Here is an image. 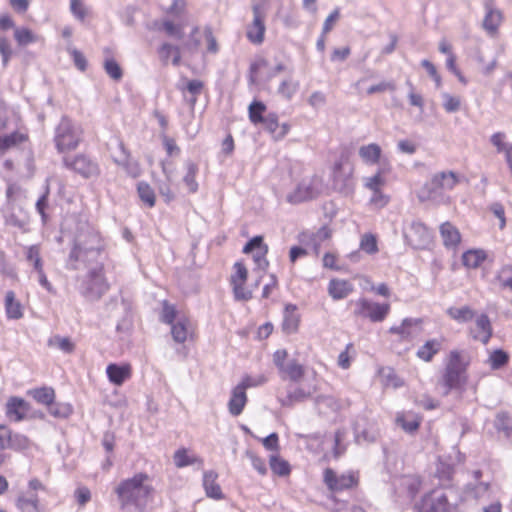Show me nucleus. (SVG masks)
I'll use <instances>...</instances> for the list:
<instances>
[{"label": "nucleus", "instance_id": "f257e3e1", "mask_svg": "<svg viewBox=\"0 0 512 512\" xmlns=\"http://www.w3.org/2000/svg\"><path fill=\"white\" fill-rule=\"evenodd\" d=\"M123 512H145L153 501L155 489L146 473L122 480L115 488Z\"/></svg>", "mask_w": 512, "mask_h": 512}, {"label": "nucleus", "instance_id": "f03ea898", "mask_svg": "<svg viewBox=\"0 0 512 512\" xmlns=\"http://www.w3.org/2000/svg\"><path fill=\"white\" fill-rule=\"evenodd\" d=\"M95 246L87 248V251L71 250L66 266L68 269L79 270L86 268L89 270H103L106 254L105 245L101 237H92Z\"/></svg>", "mask_w": 512, "mask_h": 512}, {"label": "nucleus", "instance_id": "7ed1b4c3", "mask_svg": "<svg viewBox=\"0 0 512 512\" xmlns=\"http://www.w3.org/2000/svg\"><path fill=\"white\" fill-rule=\"evenodd\" d=\"M466 366L467 363L464 362L460 351H450L443 376L439 381V384L444 388V396H447L451 390L464 389L467 383Z\"/></svg>", "mask_w": 512, "mask_h": 512}, {"label": "nucleus", "instance_id": "20e7f679", "mask_svg": "<svg viewBox=\"0 0 512 512\" xmlns=\"http://www.w3.org/2000/svg\"><path fill=\"white\" fill-rule=\"evenodd\" d=\"M82 129L67 117H62L55 128L54 143L58 152L63 153L78 147Z\"/></svg>", "mask_w": 512, "mask_h": 512}, {"label": "nucleus", "instance_id": "39448f33", "mask_svg": "<svg viewBox=\"0 0 512 512\" xmlns=\"http://www.w3.org/2000/svg\"><path fill=\"white\" fill-rule=\"evenodd\" d=\"M108 289L103 270H89L80 284L81 294L90 301L100 299Z\"/></svg>", "mask_w": 512, "mask_h": 512}, {"label": "nucleus", "instance_id": "423d86ee", "mask_svg": "<svg viewBox=\"0 0 512 512\" xmlns=\"http://www.w3.org/2000/svg\"><path fill=\"white\" fill-rule=\"evenodd\" d=\"M353 168L348 160L341 157L335 162L332 171V185L335 190L343 194H350L354 189L352 178Z\"/></svg>", "mask_w": 512, "mask_h": 512}, {"label": "nucleus", "instance_id": "0eeeda50", "mask_svg": "<svg viewBox=\"0 0 512 512\" xmlns=\"http://www.w3.org/2000/svg\"><path fill=\"white\" fill-rule=\"evenodd\" d=\"M356 317L368 318L371 322H382L390 312L389 303H377L366 298H360L354 302Z\"/></svg>", "mask_w": 512, "mask_h": 512}, {"label": "nucleus", "instance_id": "6e6552de", "mask_svg": "<svg viewBox=\"0 0 512 512\" xmlns=\"http://www.w3.org/2000/svg\"><path fill=\"white\" fill-rule=\"evenodd\" d=\"M321 189L320 181L317 178L302 180L296 189L287 196L290 203H301L315 198Z\"/></svg>", "mask_w": 512, "mask_h": 512}, {"label": "nucleus", "instance_id": "1a4fd4ad", "mask_svg": "<svg viewBox=\"0 0 512 512\" xmlns=\"http://www.w3.org/2000/svg\"><path fill=\"white\" fill-rule=\"evenodd\" d=\"M64 164L84 178L97 176L100 172L98 164L83 154H79L73 159L64 158Z\"/></svg>", "mask_w": 512, "mask_h": 512}, {"label": "nucleus", "instance_id": "9d476101", "mask_svg": "<svg viewBox=\"0 0 512 512\" xmlns=\"http://www.w3.org/2000/svg\"><path fill=\"white\" fill-rule=\"evenodd\" d=\"M417 198L422 203L432 204H448L451 200L450 196L434 185L431 179L417 191Z\"/></svg>", "mask_w": 512, "mask_h": 512}, {"label": "nucleus", "instance_id": "9b49d317", "mask_svg": "<svg viewBox=\"0 0 512 512\" xmlns=\"http://www.w3.org/2000/svg\"><path fill=\"white\" fill-rule=\"evenodd\" d=\"M324 482L332 491H341L357 485L358 479L353 473L337 476L336 473L327 468L324 471Z\"/></svg>", "mask_w": 512, "mask_h": 512}, {"label": "nucleus", "instance_id": "f8f14e48", "mask_svg": "<svg viewBox=\"0 0 512 512\" xmlns=\"http://www.w3.org/2000/svg\"><path fill=\"white\" fill-rule=\"evenodd\" d=\"M484 9L483 28L490 36H494L503 21V14L496 7L494 0H485Z\"/></svg>", "mask_w": 512, "mask_h": 512}, {"label": "nucleus", "instance_id": "ddd939ff", "mask_svg": "<svg viewBox=\"0 0 512 512\" xmlns=\"http://www.w3.org/2000/svg\"><path fill=\"white\" fill-rule=\"evenodd\" d=\"M266 31L264 16L260 7L253 6V21L248 25L246 36L253 44H261L264 41V34Z\"/></svg>", "mask_w": 512, "mask_h": 512}, {"label": "nucleus", "instance_id": "4468645a", "mask_svg": "<svg viewBox=\"0 0 512 512\" xmlns=\"http://www.w3.org/2000/svg\"><path fill=\"white\" fill-rule=\"evenodd\" d=\"M493 329L489 317L486 314L479 315L475 320V327L471 328V337L486 345L492 337Z\"/></svg>", "mask_w": 512, "mask_h": 512}, {"label": "nucleus", "instance_id": "2eb2a0df", "mask_svg": "<svg viewBox=\"0 0 512 512\" xmlns=\"http://www.w3.org/2000/svg\"><path fill=\"white\" fill-rule=\"evenodd\" d=\"M100 237L92 226L77 227L73 238L72 250L87 251V248L95 246L92 237Z\"/></svg>", "mask_w": 512, "mask_h": 512}, {"label": "nucleus", "instance_id": "dca6fc26", "mask_svg": "<svg viewBox=\"0 0 512 512\" xmlns=\"http://www.w3.org/2000/svg\"><path fill=\"white\" fill-rule=\"evenodd\" d=\"M203 87V82L198 79L182 80V82L177 85V88L182 92L186 102L192 109L197 102L198 96L202 93Z\"/></svg>", "mask_w": 512, "mask_h": 512}, {"label": "nucleus", "instance_id": "f3484780", "mask_svg": "<svg viewBox=\"0 0 512 512\" xmlns=\"http://www.w3.org/2000/svg\"><path fill=\"white\" fill-rule=\"evenodd\" d=\"M266 131H268L274 140L283 139L290 130L288 123L279 124L278 117L274 113L268 114L262 122Z\"/></svg>", "mask_w": 512, "mask_h": 512}, {"label": "nucleus", "instance_id": "a211bd4d", "mask_svg": "<svg viewBox=\"0 0 512 512\" xmlns=\"http://www.w3.org/2000/svg\"><path fill=\"white\" fill-rule=\"evenodd\" d=\"M29 409L28 403L19 397H11L6 404L7 417L15 422L25 418Z\"/></svg>", "mask_w": 512, "mask_h": 512}, {"label": "nucleus", "instance_id": "6ab92c4d", "mask_svg": "<svg viewBox=\"0 0 512 512\" xmlns=\"http://www.w3.org/2000/svg\"><path fill=\"white\" fill-rule=\"evenodd\" d=\"M431 180L434 185L448 194L460 182V176L454 171H441L434 174Z\"/></svg>", "mask_w": 512, "mask_h": 512}, {"label": "nucleus", "instance_id": "aec40b11", "mask_svg": "<svg viewBox=\"0 0 512 512\" xmlns=\"http://www.w3.org/2000/svg\"><path fill=\"white\" fill-rule=\"evenodd\" d=\"M109 381L117 386H121L131 377V366L129 364L118 365L111 363L106 368Z\"/></svg>", "mask_w": 512, "mask_h": 512}, {"label": "nucleus", "instance_id": "412c9836", "mask_svg": "<svg viewBox=\"0 0 512 512\" xmlns=\"http://www.w3.org/2000/svg\"><path fill=\"white\" fill-rule=\"evenodd\" d=\"M159 58L164 65H167L171 59V63L174 66H179L181 62V48L176 45H172L168 42H164L160 45L157 50Z\"/></svg>", "mask_w": 512, "mask_h": 512}, {"label": "nucleus", "instance_id": "4be33fe9", "mask_svg": "<svg viewBox=\"0 0 512 512\" xmlns=\"http://www.w3.org/2000/svg\"><path fill=\"white\" fill-rule=\"evenodd\" d=\"M16 506L21 512H43V507L35 493H21L17 497Z\"/></svg>", "mask_w": 512, "mask_h": 512}, {"label": "nucleus", "instance_id": "5701e85b", "mask_svg": "<svg viewBox=\"0 0 512 512\" xmlns=\"http://www.w3.org/2000/svg\"><path fill=\"white\" fill-rule=\"evenodd\" d=\"M443 340L442 339H430L427 340L422 346H420L417 350V357L425 362L432 361L433 357L442 349Z\"/></svg>", "mask_w": 512, "mask_h": 512}, {"label": "nucleus", "instance_id": "b1692460", "mask_svg": "<svg viewBox=\"0 0 512 512\" xmlns=\"http://www.w3.org/2000/svg\"><path fill=\"white\" fill-rule=\"evenodd\" d=\"M247 402V395L242 387H234L231 398L228 402V409L231 415L238 416L242 413Z\"/></svg>", "mask_w": 512, "mask_h": 512}, {"label": "nucleus", "instance_id": "393cba45", "mask_svg": "<svg viewBox=\"0 0 512 512\" xmlns=\"http://www.w3.org/2000/svg\"><path fill=\"white\" fill-rule=\"evenodd\" d=\"M352 291L353 286L347 280L332 279L329 282L328 292L329 295L335 300H340L347 297Z\"/></svg>", "mask_w": 512, "mask_h": 512}, {"label": "nucleus", "instance_id": "a878e982", "mask_svg": "<svg viewBox=\"0 0 512 512\" xmlns=\"http://www.w3.org/2000/svg\"><path fill=\"white\" fill-rule=\"evenodd\" d=\"M358 154L364 163L375 165L380 161L382 149L378 144L370 143L361 146L358 150Z\"/></svg>", "mask_w": 512, "mask_h": 512}, {"label": "nucleus", "instance_id": "bb28decb", "mask_svg": "<svg viewBox=\"0 0 512 512\" xmlns=\"http://www.w3.org/2000/svg\"><path fill=\"white\" fill-rule=\"evenodd\" d=\"M440 233L444 246L456 251L461 242V234L456 226H440Z\"/></svg>", "mask_w": 512, "mask_h": 512}, {"label": "nucleus", "instance_id": "cd10ccee", "mask_svg": "<svg viewBox=\"0 0 512 512\" xmlns=\"http://www.w3.org/2000/svg\"><path fill=\"white\" fill-rule=\"evenodd\" d=\"M304 373V367L295 359L290 360L282 369L279 370V374L283 379L288 378L293 382H298L302 379Z\"/></svg>", "mask_w": 512, "mask_h": 512}, {"label": "nucleus", "instance_id": "c85d7f7f", "mask_svg": "<svg viewBox=\"0 0 512 512\" xmlns=\"http://www.w3.org/2000/svg\"><path fill=\"white\" fill-rule=\"evenodd\" d=\"M217 477L218 475L214 471L205 472L203 475V486L208 497L220 499L222 498V492L216 482Z\"/></svg>", "mask_w": 512, "mask_h": 512}, {"label": "nucleus", "instance_id": "c756f323", "mask_svg": "<svg viewBox=\"0 0 512 512\" xmlns=\"http://www.w3.org/2000/svg\"><path fill=\"white\" fill-rule=\"evenodd\" d=\"M486 253L481 249L468 250L462 255V263L468 269H477L486 260Z\"/></svg>", "mask_w": 512, "mask_h": 512}, {"label": "nucleus", "instance_id": "7c9ffc66", "mask_svg": "<svg viewBox=\"0 0 512 512\" xmlns=\"http://www.w3.org/2000/svg\"><path fill=\"white\" fill-rule=\"evenodd\" d=\"M171 325V334L175 342L184 343L187 339L189 332V320L182 316L179 317L176 323H172Z\"/></svg>", "mask_w": 512, "mask_h": 512}, {"label": "nucleus", "instance_id": "2f4dec72", "mask_svg": "<svg viewBox=\"0 0 512 512\" xmlns=\"http://www.w3.org/2000/svg\"><path fill=\"white\" fill-rule=\"evenodd\" d=\"M295 311H296L295 305H292V304L286 305L282 328H283L284 332H286L288 334L294 333L298 329L299 317L295 313Z\"/></svg>", "mask_w": 512, "mask_h": 512}, {"label": "nucleus", "instance_id": "473e14b6", "mask_svg": "<svg viewBox=\"0 0 512 512\" xmlns=\"http://www.w3.org/2000/svg\"><path fill=\"white\" fill-rule=\"evenodd\" d=\"M446 313L450 318L460 323L471 321L476 315V312L467 305L462 307H450L447 309Z\"/></svg>", "mask_w": 512, "mask_h": 512}, {"label": "nucleus", "instance_id": "72a5a7b5", "mask_svg": "<svg viewBox=\"0 0 512 512\" xmlns=\"http://www.w3.org/2000/svg\"><path fill=\"white\" fill-rule=\"evenodd\" d=\"M384 173V168H380L374 175L364 177L363 186L371 192L382 190L386 184Z\"/></svg>", "mask_w": 512, "mask_h": 512}, {"label": "nucleus", "instance_id": "f704fd0d", "mask_svg": "<svg viewBox=\"0 0 512 512\" xmlns=\"http://www.w3.org/2000/svg\"><path fill=\"white\" fill-rule=\"evenodd\" d=\"M5 308L8 318L19 319L23 316L21 304L15 300L13 291H8L5 296Z\"/></svg>", "mask_w": 512, "mask_h": 512}, {"label": "nucleus", "instance_id": "c9c22d12", "mask_svg": "<svg viewBox=\"0 0 512 512\" xmlns=\"http://www.w3.org/2000/svg\"><path fill=\"white\" fill-rule=\"evenodd\" d=\"M400 486L406 491L407 499L412 501L420 490L421 482L417 477L405 476L401 478Z\"/></svg>", "mask_w": 512, "mask_h": 512}, {"label": "nucleus", "instance_id": "e433bc0d", "mask_svg": "<svg viewBox=\"0 0 512 512\" xmlns=\"http://www.w3.org/2000/svg\"><path fill=\"white\" fill-rule=\"evenodd\" d=\"M316 406L320 413L336 412L341 405L333 396L322 395L316 398Z\"/></svg>", "mask_w": 512, "mask_h": 512}, {"label": "nucleus", "instance_id": "4c0bfd02", "mask_svg": "<svg viewBox=\"0 0 512 512\" xmlns=\"http://www.w3.org/2000/svg\"><path fill=\"white\" fill-rule=\"evenodd\" d=\"M28 394L40 404L49 406L55 398V392L50 387H41L28 391Z\"/></svg>", "mask_w": 512, "mask_h": 512}, {"label": "nucleus", "instance_id": "58836bf2", "mask_svg": "<svg viewBox=\"0 0 512 512\" xmlns=\"http://www.w3.org/2000/svg\"><path fill=\"white\" fill-rule=\"evenodd\" d=\"M49 347L57 348L66 354H71L75 350V344L69 337H62L60 335H54L49 338L47 342Z\"/></svg>", "mask_w": 512, "mask_h": 512}, {"label": "nucleus", "instance_id": "ea45409f", "mask_svg": "<svg viewBox=\"0 0 512 512\" xmlns=\"http://www.w3.org/2000/svg\"><path fill=\"white\" fill-rule=\"evenodd\" d=\"M197 172L198 166L195 163L188 161L186 163V174L183 177V181L187 186L188 191L191 193H195L198 190V183L195 180Z\"/></svg>", "mask_w": 512, "mask_h": 512}, {"label": "nucleus", "instance_id": "a19ab883", "mask_svg": "<svg viewBox=\"0 0 512 512\" xmlns=\"http://www.w3.org/2000/svg\"><path fill=\"white\" fill-rule=\"evenodd\" d=\"M159 29H162L169 37L177 40H181L184 36V26L182 24H176L169 19H164Z\"/></svg>", "mask_w": 512, "mask_h": 512}, {"label": "nucleus", "instance_id": "79ce46f5", "mask_svg": "<svg viewBox=\"0 0 512 512\" xmlns=\"http://www.w3.org/2000/svg\"><path fill=\"white\" fill-rule=\"evenodd\" d=\"M269 464L272 472L278 476H287L290 474L289 463L278 455H271Z\"/></svg>", "mask_w": 512, "mask_h": 512}, {"label": "nucleus", "instance_id": "37998d69", "mask_svg": "<svg viewBox=\"0 0 512 512\" xmlns=\"http://www.w3.org/2000/svg\"><path fill=\"white\" fill-rule=\"evenodd\" d=\"M310 396L309 392L304 391L302 388H296L294 391L289 392L280 402L282 406L292 407L295 403L303 402L310 398Z\"/></svg>", "mask_w": 512, "mask_h": 512}, {"label": "nucleus", "instance_id": "c03bdc74", "mask_svg": "<svg viewBox=\"0 0 512 512\" xmlns=\"http://www.w3.org/2000/svg\"><path fill=\"white\" fill-rule=\"evenodd\" d=\"M14 38L19 46H26L38 40V37L30 29L24 27L15 28Z\"/></svg>", "mask_w": 512, "mask_h": 512}, {"label": "nucleus", "instance_id": "a18cd8bd", "mask_svg": "<svg viewBox=\"0 0 512 512\" xmlns=\"http://www.w3.org/2000/svg\"><path fill=\"white\" fill-rule=\"evenodd\" d=\"M420 323L419 319L405 318L401 325L392 326L389 329L391 334L400 335L402 338H408L411 336L410 328L414 325H418Z\"/></svg>", "mask_w": 512, "mask_h": 512}, {"label": "nucleus", "instance_id": "49530a36", "mask_svg": "<svg viewBox=\"0 0 512 512\" xmlns=\"http://www.w3.org/2000/svg\"><path fill=\"white\" fill-rule=\"evenodd\" d=\"M299 83L292 79L283 80L278 87V94L283 98L290 100L298 91Z\"/></svg>", "mask_w": 512, "mask_h": 512}, {"label": "nucleus", "instance_id": "de8ad7c7", "mask_svg": "<svg viewBox=\"0 0 512 512\" xmlns=\"http://www.w3.org/2000/svg\"><path fill=\"white\" fill-rule=\"evenodd\" d=\"M355 431H356V440L358 443L375 442L377 440V438L379 437V430L374 426H372L368 429L360 430L359 425H357L355 428Z\"/></svg>", "mask_w": 512, "mask_h": 512}, {"label": "nucleus", "instance_id": "09e8293b", "mask_svg": "<svg viewBox=\"0 0 512 512\" xmlns=\"http://www.w3.org/2000/svg\"><path fill=\"white\" fill-rule=\"evenodd\" d=\"M49 413L57 418H67L73 411L68 403H56L54 400L48 406Z\"/></svg>", "mask_w": 512, "mask_h": 512}, {"label": "nucleus", "instance_id": "8fccbe9b", "mask_svg": "<svg viewBox=\"0 0 512 512\" xmlns=\"http://www.w3.org/2000/svg\"><path fill=\"white\" fill-rule=\"evenodd\" d=\"M266 110L264 103L260 101H254L249 105V118L253 124L262 123L265 119L263 113Z\"/></svg>", "mask_w": 512, "mask_h": 512}, {"label": "nucleus", "instance_id": "3c124183", "mask_svg": "<svg viewBox=\"0 0 512 512\" xmlns=\"http://www.w3.org/2000/svg\"><path fill=\"white\" fill-rule=\"evenodd\" d=\"M163 172L166 175V181L160 182L158 184V191L164 202L170 203L175 198V195L170 188L171 177L164 166Z\"/></svg>", "mask_w": 512, "mask_h": 512}, {"label": "nucleus", "instance_id": "603ef678", "mask_svg": "<svg viewBox=\"0 0 512 512\" xmlns=\"http://www.w3.org/2000/svg\"><path fill=\"white\" fill-rule=\"evenodd\" d=\"M441 97L443 99V108L446 112L454 113L460 109L461 99L459 96H454L447 92H443Z\"/></svg>", "mask_w": 512, "mask_h": 512}, {"label": "nucleus", "instance_id": "864d4df0", "mask_svg": "<svg viewBox=\"0 0 512 512\" xmlns=\"http://www.w3.org/2000/svg\"><path fill=\"white\" fill-rule=\"evenodd\" d=\"M139 197L148 206L152 207L155 204V194L149 184L140 182L137 187Z\"/></svg>", "mask_w": 512, "mask_h": 512}, {"label": "nucleus", "instance_id": "5fc2aeb1", "mask_svg": "<svg viewBox=\"0 0 512 512\" xmlns=\"http://www.w3.org/2000/svg\"><path fill=\"white\" fill-rule=\"evenodd\" d=\"M509 360L508 354L501 350H495L489 357V364L492 369H500L507 364Z\"/></svg>", "mask_w": 512, "mask_h": 512}, {"label": "nucleus", "instance_id": "6e6d98bb", "mask_svg": "<svg viewBox=\"0 0 512 512\" xmlns=\"http://www.w3.org/2000/svg\"><path fill=\"white\" fill-rule=\"evenodd\" d=\"M26 260L33 264L35 270H40L43 267L40 249L37 245L29 246L26 249Z\"/></svg>", "mask_w": 512, "mask_h": 512}, {"label": "nucleus", "instance_id": "4d7b16f0", "mask_svg": "<svg viewBox=\"0 0 512 512\" xmlns=\"http://www.w3.org/2000/svg\"><path fill=\"white\" fill-rule=\"evenodd\" d=\"M360 248L362 251L368 254H375L378 251L377 240L375 235L373 234H365L363 235Z\"/></svg>", "mask_w": 512, "mask_h": 512}, {"label": "nucleus", "instance_id": "13d9d810", "mask_svg": "<svg viewBox=\"0 0 512 512\" xmlns=\"http://www.w3.org/2000/svg\"><path fill=\"white\" fill-rule=\"evenodd\" d=\"M25 140V136L20 133H12L10 135H6L0 137V151L6 150L17 143H21Z\"/></svg>", "mask_w": 512, "mask_h": 512}, {"label": "nucleus", "instance_id": "bf43d9fd", "mask_svg": "<svg viewBox=\"0 0 512 512\" xmlns=\"http://www.w3.org/2000/svg\"><path fill=\"white\" fill-rule=\"evenodd\" d=\"M233 284L234 295L237 300H249L252 297L251 291L245 289V282H238L236 277H232L231 279Z\"/></svg>", "mask_w": 512, "mask_h": 512}, {"label": "nucleus", "instance_id": "052dcab7", "mask_svg": "<svg viewBox=\"0 0 512 512\" xmlns=\"http://www.w3.org/2000/svg\"><path fill=\"white\" fill-rule=\"evenodd\" d=\"M177 317V311L174 305L170 304L168 301H163L162 313H161V321L166 324H172Z\"/></svg>", "mask_w": 512, "mask_h": 512}, {"label": "nucleus", "instance_id": "680f3d73", "mask_svg": "<svg viewBox=\"0 0 512 512\" xmlns=\"http://www.w3.org/2000/svg\"><path fill=\"white\" fill-rule=\"evenodd\" d=\"M104 69L106 73L114 80H119L122 77V70L119 64L112 58H108L104 62Z\"/></svg>", "mask_w": 512, "mask_h": 512}, {"label": "nucleus", "instance_id": "e2e57ef3", "mask_svg": "<svg viewBox=\"0 0 512 512\" xmlns=\"http://www.w3.org/2000/svg\"><path fill=\"white\" fill-rule=\"evenodd\" d=\"M495 427L509 434L512 431V417L506 413H499L495 420Z\"/></svg>", "mask_w": 512, "mask_h": 512}, {"label": "nucleus", "instance_id": "0e129e2a", "mask_svg": "<svg viewBox=\"0 0 512 512\" xmlns=\"http://www.w3.org/2000/svg\"><path fill=\"white\" fill-rule=\"evenodd\" d=\"M396 421L397 424L400 425L401 428L408 433H413L419 428L420 425V421L416 417H413L412 419L408 420L405 418V416L402 415L398 416Z\"/></svg>", "mask_w": 512, "mask_h": 512}, {"label": "nucleus", "instance_id": "69168bd1", "mask_svg": "<svg viewBox=\"0 0 512 512\" xmlns=\"http://www.w3.org/2000/svg\"><path fill=\"white\" fill-rule=\"evenodd\" d=\"M267 61L265 59H259L250 65L249 69V83L255 85L258 82V72L267 67Z\"/></svg>", "mask_w": 512, "mask_h": 512}, {"label": "nucleus", "instance_id": "338daca9", "mask_svg": "<svg viewBox=\"0 0 512 512\" xmlns=\"http://www.w3.org/2000/svg\"><path fill=\"white\" fill-rule=\"evenodd\" d=\"M245 455L259 474L265 475L267 473V468L263 459L258 457L253 451L250 450L246 451Z\"/></svg>", "mask_w": 512, "mask_h": 512}, {"label": "nucleus", "instance_id": "774afa93", "mask_svg": "<svg viewBox=\"0 0 512 512\" xmlns=\"http://www.w3.org/2000/svg\"><path fill=\"white\" fill-rule=\"evenodd\" d=\"M331 235V231L327 228V226H322L317 233H312L311 243L314 246L315 250H318L320 244L328 239Z\"/></svg>", "mask_w": 512, "mask_h": 512}]
</instances>
